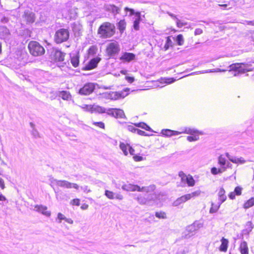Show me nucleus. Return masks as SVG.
Here are the masks:
<instances>
[{
  "label": "nucleus",
  "instance_id": "1",
  "mask_svg": "<svg viewBox=\"0 0 254 254\" xmlns=\"http://www.w3.org/2000/svg\"><path fill=\"white\" fill-rule=\"evenodd\" d=\"M116 28L114 24L106 22L103 23L98 29V34L103 39L110 38L115 33Z\"/></svg>",
  "mask_w": 254,
  "mask_h": 254
},
{
  "label": "nucleus",
  "instance_id": "2",
  "mask_svg": "<svg viewBox=\"0 0 254 254\" xmlns=\"http://www.w3.org/2000/svg\"><path fill=\"white\" fill-rule=\"evenodd\" d=\"M254 63V61L247 63H235L229 65V71L233 70L235 71L234 76H237L239 73H244L247 71H251V69H248V68L252 66L251 63Z\"/></svg>",
  "mask_w": 254,
  "mask_h": 254
},
{
  "label": "nucleus",
  "instance_id": "3",
  "mask_svg": "<svg viewBox=\"0 0 254 254\" xmlns=\"http://www.w3.org/2000/svg\"><path fill=\"white\" fill-rule=\"evenodd\" d=\"M30 53L33 56H40L44 54L45 49L37 41H31L28 44Z\"/></svg>",
  "mask_w": 254,
  "mask_h": 254
},
{
  "label": "nucleus",
  "instance_id": "4",
  "mask_svg": "<svg viewBox=\"0 0 254 254\" xmlns=\"http://www.w3.org/2000/svg\"><path fill=\"white\" fill-rule=\"evenodd\" d=\"M69 36L68 30L65 29H60L58 30L55 35V41L57 43H62L66 41Z\"/></svg>",
  "mask_w": 254,
  "mask_h": 254
},
{
  "label": "nucleus",
  "instance_id": "5",
  "mask_svg": "<svg viewBox=\"0 0 254 254\" xmlns=\"http://www.w3.org/2000/svg\"><path fill=\"white\" fill-rule=\"evenodd\" d=\"M52 183L64 189H70L74 188L76 190H78L79 188L77 184L71 183L66 180L53 179Z\"/></svg>",
  "mask_w": 254,
  "mask_h": 254
},
{
  "label": "nucleus",
  "instance_id": "6",
  "mask_svg": "<svg viewBox=\"0 0 254 254\" xmlns=\"http://www.w3.org/2000/svg\"><path fill=\"white\" fill-rule=\"evenodd\" d=\"M106 53L109 57L116 56L120 51V48L117 42L110 43L106 48Z\"/></svg>",
  "mask_w": 254,
  "mask_h": 254
},
{
  "label": "nucleus",
  "instance_id": "7",
  "mask_svg": "<svg viewBox=\"0 0 254 254\" xmlns=\"http://www.w3.org/2000/svg\"><path fill=\"white\" fill-rule=\"evenodd\" d=\"M129 89L125 88L121 92H110L107 95V97L111 100H118L120 98H124L128 94Z\"/></svg>",
  "mask_w": 254,
  "mask_h": 254
},
{
  "label": "nucleus",
  "instance_id": "8",
  "mask_svg": "<svg viewBox=\"0 0 254 254\" xmlns=\"http://www.w3.org/2000/svg\"><path fill=\"white\" fill-rule=\"evenodd\" d=\"M95 89V85L92 83L85 84L83 87L80 89L79 93L81 95H87L91 94Z\"/></svg>",
  "mask_w": 254,
  "mask_h": 254
},
{
  "label": "nucleus",
  "instance_id": "9",
  "mask_svg": "<svg viewBox=\"0 0 254 254\" xmlns=\"http://www.w3.org/2000/svg\"><path fill=\"white\" fill-rule=\"evenodd\" d=\"M107 114L116 118H123L125 117L124 111L118 109L108 108Z\"/></svg>",
  "mask_w": 254,
  "mask_h": 254
},
{
  "label": "nucleus",
  "instance_id": "10",
  "mask_svg": "<svg viewBox=\"0 0 254 254\" xmlns=\"http://www.w3.org/2000/svg\"><path fill=\"white\" fill-rule=\"evenodd\" d=\"M65 54L58 50H55L52 55V59L56 62H62L64 60Z\"/></svg>",
  "mask_w": 254,
  "mask_h": 254
},
{
  "label": "nucleus",
  "instance_id": "11",
  "mask_svg": "<svg viewBox=\"0 0 254 254\" xmlns=\"http://www.w3.org/2000/svg\"><path fill=\"white\" fill-rule=\"evenodd\" d=\"M105 195L110 199L116 198L119 200H122L124 198L123 195L121 193H115L108 190H105Z\"/></svg>",
  "mask_w": 254,
  "mask_h": 254
},
{
  "label": "nucleus",
  "instance_id": "12",
  "mask_svg": "<svg viewBox=\"0 0 254 254\" xmlns=\"http://www.w3.org/2000/svg\"><path fill=\"white\" fill-rule=\"evenodd\" d=\"M173 135H179L182 133L190 134L191 135H193L194 134H195V133L201 134V132L199 131L198 130H197L196 129H195L194 128H188V127L185 128L184 129V130H182V131H174V130H173Z\"/></svg>",
  "mask_w": 254,
  "mask_h": 254
},
{
  "label": "nucleus",
  "instance_id": "13",
  "mask_svg": "<svg viewBox=\"0 0 254 254\" xmlns=\"http://www.w3.org/2000/svg\"><path fill=\"white\" fill-rule=\"evenodd\" d=\"M101 61V58L96 57L91 59L88 64L86 65L85 69L87 70H91L96 67L98 63Z\"/></svg>",
  "mask_w": 254,
  "mask_h": 254
},
{
  "label": "nucleus",
  "instance_id": "14",
  "mask_svg": "<svg viewBox=\"0 0 254 254\" xmlns=\"http://www.w3.org/2000/svg\"><path fill=\"white\" fill-rule=\"evenodd\" d=\"M34 210L39 212H41L47 217H49L51 215V212L47 210V207L45 206L36 205L34 207Z\"/></svg>",
  "mask_w": 254,
  "mask_h": 254
},
{
  "label": "nucleus",
  "instance_id": "15",
  "mask_svg": "<svg viewBox=\"0 0 254 254\" xmlns=\"http://www.w3.org/2000/svg\"><path fill=\"white\" fill-rule=\"evenodd\" d=\"M122 189L127 191H139V186L136 185H132L131 184H125L122 186Z\"/></svg>",
  "mask_w": 254,
  "mask_h": 254
},
{
  "label": "nucleus",
  "instance_id": "16",
  "mask_svg": "<svg viewBox=\"0 0 254 254\" xmlns=\"http://www.w3.org/2000/svg\"><path fill=\"white\" fill-rule=\"evenodd\" d=\"M197 230L194 227L193 224L188 226L187 227L185 230V234L184 237L185 238H189L191 236L193 235Z\"/></svg>",
  "mask_w": 254,
  "mask_h": 254
},
{
  "label": "nucleus",
  "instance_id": "17",
  "mask_svg": "<svg viewBox=\"0 0 254 254\" xmlns=\"http://www.w3.org/2000/svg\"><path fill=\"white\" fill-rule=\"evenodd\" d=\"M189 196L187 194H185L183 195L179 198H178L176 200H175L173 202V205L174 206H178L180 204L185 203L187 201L189 200Z\"/></svg>",
  "mask_w": 254,
  "mask_h": 254
},
{
  "label": "nucleus",
  "instance_id": "18",
  "mask_svg": "<svg viewBox=\"0 0 254 254\" xmlns=\"http://www.w3.org/2000/svg\"><path fill=\"white\" fill-rule=\"evenodd\" d=\"M135 58V55L130 53H124L121 57L120 60L126 62H130L133 60Z\"/></svg>",
  "mask_w": 254,
  "mask_h": 254
},
{
  "label": "nucleus",
  "instance_id": "19",
  "mask_svg": "<svg viewBox=\"0 0 254 254\" xmlns=\"http://www.w3.org/2000/svg\"><path fill=\"white\" fill-rule=\"evenodd\" d=\"M9 30L4 26L0 27V37L1 39H6L9 37Z\"/></svg>",
  "mask_w": 254,
  "mask_h": 254
},
{
  "label": "nucleus",
  "instance_id": "20",
  "mask_svg": "<svg viewBox=\"0 0 254 254\" xmlns=\"http://www.w3.org/2000/svg\"><path fill=\"white\" fill-rule=\"evenodd\" d=\"M141 21V15L139 12L135 13V17L134 18L133 27V28L137 31L139 29V23Z\"/></svg>",
  "mask_w": 254,
  "mask_h": 254
},
{
  "label": "nucleus",
  "instance_id": "21",
  "mask_svg": "<svg viewBox=\"0 0 254 254\" xmlns=\"http://www.w3.org/2000/svg\"><path fill=\"white\" fill-rule=\"evenodd\" d=\"M57 95L61 97L64 100H69L71 98L70 93L67 91H60L57 92Z\"/></svg>",
  "mask_w": 254,
  "mask_h": 254
},
{
  "label": "nucleus",
  "instance_id": "22",
  "mask_svg": "<svg viewBox=\"0 0 254 254\" xmlns=\"http://www.w3.org/2000/svg\"><path fill=\"white\" fill-rule=\"evenodd\" d=\"M106 8L107 11H110L114 15L119 13L121 9L119 7L115 6L114 4H108L106 6Z\"/></svg>",
  "mask_w": 254,
  "mask_h": 254
},
{
  "label": "nucleus",
  "instance_id": "23",
  "mask_svg": "<svg viewBox=\"0 0 254 254\" xmlns=\"http://www.w3.org/2000/svg\"><path fill=\"white\" fill-rule=\"evenodd\" d=\"M218 196L219 198V202H220V204L224 202L227 196L225 195V191L223 188H221L218 192Z\"/></svg>",
  "mask_w": 254,
  "mask_h": 254
},
{
  "label": "nucleus",
  "instance_id": "24",
  "mask_svg": "<svg viewBox=\"0 0 254 254\" xmlns=\"http://www.w3.org/2000/svg\"><path fill=\"white\" fill-rule=\"evenodd\" d=\"M24 17L26 21L29 23H33L35 20L34 13L29 11L25 12Z\"/></svg>",
  "mask_w": 254,
  "mask_h": 254
},
{
  "label": "nucleus",
  "instance_id": "25",
  "mask_svg": "<svg viewBox=\"0 0 254 254\" xmlns=\"http://www.w3.org/2000/svg\"><path fill=\"white\" fill-rule=\"evenodd\" d=\"M221 244L220 246L219 250L222 252H226L228 248V240L224 237L221 240Z\"/></svg>",
  "mask_w": 254,
  "mask_h": 254
},
{
  "label": "nucleus",
  "instance_id": "26",
  "mask_svg": "<svg viewBox=\"0 0 254 254\" xmlns=\"http://www.w3.org/2000/svg\"><path fill=\"white\" fill-rule=\"evenodd\" d=\"M70 61L72 65L76 67L79 64V56L78 54H73L70 56Z\"/></svg>",
  "mask_w": 254,
  "mask_h": 254
},
{
  "label": "nucleus",
  "instance_id": "27",
  "mask_svg": "<svg viewBox=\"0 0 254 254\" xmlns=\"http://www.w3.org/2000/svg\"><path fill=\"white\" fill-rule=\"evenodd\" d=\"M239 249L241 254H249L247 244L245 241L241 243Z\"/></svg>",
  "mask_w": 254,
  "mask_h": 254
},
{
  "label": "nucleus",
  "instance_id": "28",
  "mask_svg": "<svg viewBox=\"0 0 254 254\" xmlns=\"http://www.w3.org/2000/svg\"><path fill=\"white\" fill-rule=\"evenodd\" d=\"M93 111L98 112L99 113L107 114L108 109L97 105H93L92 107V112Z\"/></svg>",
  "mask_w": 254,
  "mask_h": 254
},
{
  "label": "nucleus",
  "instance_id": "29",
  "mask_svg": "<svg viewBox=\"0 0 254 254\" xmlns=\"http://www.w3.org/2000/svg\"><path fill=\"white\" fill-rule=\"evenodd\" d=\"M130 145L128 144H125L124 143H121L120 144V148L123 151L125 155L127 156L128 154V150L130 147Z\"/></svg>",
  "mask_w": 254,
  "mask_h": 254
},
{
  "label": "nucleus",
  "instance_id": "30",
  "mask_svg": "<svg viewBox=\"0 0 254 254\" xmlns=\"http://www.w3.org/2000/svg\"><path fill=\"white\" fill-rule=\"evenodd\" d=\"M155 189V186L154 185H150L147 187H139V191H145L146 192H149L153 191Z\"/></svg>",
  "mask_w": 254,
  "mask_h": 254
},
{
  "label": "nucleus",
  "instance_id": "31",
  "mask_svg": "<svg viewBox=\"0 0 254 254\" xmlns=\"http://www.w3.org/2000/svg\"><path fill=\"white\" fill-rule=\"evenodd\" d=\"M226 169V167L223 166L221 168L217 169L216 167H213L211 169V173L213 175H217L218 174H221L224 171H225Z\"/></svg>",
  "mask_w": 254,
  "mask_h": 254
},
{
  "label": "nucleus",
  "instance_id": "32",
  "mask_svg": "<svg viewBox=\"0 0 254 254\" xmlns=\"http://www.w3.org/2000/svg\"><path fill=\"white\" fill-rule=\"evenodd\" d=\"M135 199L137 201V202L141 205L145 204L148 201L147 199L141 194L138 195L135 198Z\"/></svg>",
  "mask_w": 254,
  "mask_h": 254
},
{
  "label": "nucleus",
  "instance_id": "33",
  "mask_svg": "<svg viewBox=\"0 0 254 254\" xmlns=\"http://www.w3.org/2000/svg\"><path fill=\"white\" fill-rule=\"evenodd\" d=\"M220 202H218V204H215L213 203L211 204V207L210 209L209 212L210 213H214L216 212L220 207Z\"/></svg>",
  "mask_w": 254,
  "mask_h": 254
},
{
  "label": "nucleus",
  "instance_id": "34",
  "mask_svg": "<svg viewBox=\"0 0 254 254\" xmlns=\"http://www.w3.org/2000/svg\"><path fill=\"white\" fill-rule=\"evenodd\" d=\"M254 205V197H251L244 204V208H249Z\"/></svg>",
  "mask_w": 254,
  "mask_h": 254
},
{
  "label": "nucleus",
  "instance_id": "35",
  "mask_svg": "<svg viewBox=\"0 0 254 254\" xmlns=\"http://www.w3.org/2000/svg\"><path fill=\"white\" fill-rule=\"evenodd\" d=\"M179 176L181 179V182L183 184H187L189 175H186L183 172L181 171L179 173Z\"/></svg>",
  "mask_w": 254,
  "mask_h": 254
},
{
  "label": "nucleus",
  "instance_id": "36",
  "mask_svg": "<svg viewBox=\"0 0 254 254\" xmlns=\"http://www.w3.org/2000/svg\"><path fill=\"white\" fill-rule=\"evenodd\" d=\"M98 49L96 46H92L89 48L88 51L89 56H94L96 54Z\"/></svg>",
  "mask_w": 254,
  "mask_h": 254
},
{
  "label": "nucleus",
  "instance_id": "37",
  "mask_svg": "<svg viewBox=\"0 0 254 254\" xmlns=\"http://www.w3.org/2000/svg\"><path fill=\"white\" fill-rule=\"evenodd\" d=\"M231 161L236 164H244L246 162V161L242 157L237 158L235 157H234L233 159H231Z\"/></svg>",
  "mask_w": 254,
  "mask_h": 254
},
{
  "label": "nucleus",
  "instance_id": "38",
  "mask_svg": "<svg viewBox=\"0 0 254 254\" xmlns=\"http://www.w3.org/2000/svg\"><path fill=\"white\" fill-rule=\"evenodd\" d=\"M162 134L166 136L170 137L173 135V131L169 129H163L161 131Z\"/></svg>",
  "mask_w": 254,
  "mask_h": 254
},
{
  "label": "nucleus",
  "instance_id": "39",
  "mask_svg": "<svg viewBox=\"0 0 254 254\" xmlns=\"http://www.w3.org/2000/svg\"><path fill=\"white\" fill-rule=\"evenodd\" d=\"M201 191L200 190H197L196 191H193L190 193L187 194L189 196V199H190L191 198L195 197L196 196H198L200 195Z\"/></svg>",
  "mask_w": 254,
  "mask_h": 254
},
{
  "label": "nucleus",
  "instance_id": "40",
  "mask_svg": "<svg viewBox=\"0 0 254 254\" xmlns=\"http://www.w3.org/2000/svg\"><path fill=\"white\" fill-rule=\"evenodd\" d=\"M118 26L120 32H123L126 28V22L125 20H120L118 23Z\"/></svg>",
  "mask_w": 254,
  "mask_h": 254
},
{
  "label": "nucleus",
  "instance_id": "41",
  "mask_svg": "<svg viewBox=\"0 0 254 254\" xmlns=\"http://www.w3.org/2000/svg\"><path fill=\"white\" fill-rule=\"evenodd\" d=\"M135 126L136 127H139L143 129H144L146 130H151V128L148 126H147L146 124H145L144 123H139L138 124H135Z\"/></svg>",
  "mask_w": 254,
  "mask_h": 254
},
{
  "label": "nucleus",
  "instance_id": "42",
  "mask_svg": "<svg viewBox=\"0 0 254 254\" xmlns=\"http://www.w3.org/2000/svg\"><path fill=\"white\" fill-rule=\"evenodd\" d=\"M155 216L160 219H166V214L163 211L156 212L155 213Z\"/></svg>",
  "mask_w": 254,
  "mask_h": 254
},
{
  "label": "nucleus",
  "instance_id": "43",
  "mask_svg": "<svg viewBox=\"0 0 254 254\" xmlns=\"http://www.w3.org/2000/svg\"><path fill=\"white\" fill-rule=\"evenodd\" d=\"M187 184L189 187H193V186H194L195 181L191 176L189 175Z\"/></svg>",
  "mask_w": 254,
  "mask_h": 254
},
{
  "label": "nucleus",
  "instance_id": "44",
  "mask_svg": "<svg viewBox=\"0 0 254 254\" xmlns=\"http://www.w3.org/2000/svg\"><path fill=\"white\" fill-rule=\"evenodd\" d=\"M227 70L226 69H221L220 68H217L216 69H212L210 70H207L205 71H200V73H208V72H224L226 71Z\"/></svg>",
  "mask_w": 254,
  "mask_h": 254
},
{
  "label": "nucleus",
  "instance_id": "45",
  "mask_svg": "<svg viewBox=\"0 0 254 254\" xmlns=\"http://www.w3.org/2000/svg\"><path fill=\"white\" fill-rule=\"evenodd\" d=\"M193 225L195 228L196 230H198L200 228H202L203 226V223L200 221H195L193 222Z\"/></svg>",
  "mask_w": 254,
  "mask_h": 254
},
{
  "label": "nucleus",
  "instance_id": "46",
  "mask_svg": "<svg viewBox=\"0 0 254 254\" xmlns=\"http://www.w3.org/2000/svg\"><path fill=\"white\" fill-rule=\"evenodd\" d=\"M218 163L221 166H224L226 164V160L225 158L222 156V155H220L218 158Z\"/></svg>",
  "mask_w": 254,
  "mask_h": 254
},
{
  "label": "nucleus",
  "instance_id": "47",
  "mask_svg": "<svg viewBox=\"0 0 254 254\" xmlns=\"http://www.w3.org/2000/svg\"><path fill=\"white\" fill-rule=\"evenodd\" d=\"M177 42L179 45H182L184 44V38L182 35L180 34L177 37Z\"/></svg>",
  "mask_w": 254,
  "mask_h": 254
},
{
  "label": "nucleus",
  "instance_id": "48",
  "mask_svg": "<svg viewBox=\"0 0 254 254\" xmlns=\"http://www.w3.org/2000/svg\"><path fill=\"white\" fill-rule=\"evenodd\" d=\"M66 217L61 213H59L57 216V220L59 223H61L62 220H65Z\"/></svg>",
  "mask_w": 254,
  "mask_h": 254
},
{
  "label": "nucleus",
  "instance_id": "49",
  "mask_svg": "<svg viewBox=\"0 0 254 254\" xmlns=\"http://www.w3.org/2000/svg\"><path fill=\"white\" fill-rule=\"evenodd\" d=\"M199 139L198 135L189 136L187 137V140L190 142L196 141Z\"/></svg>",
  "mask_w": 254,
  "mask_h": 254
},
{
  "label": "nucleus",
  "instance_id": "50",
  "mask_svg": "<svg viewBox=\"0 0 254 254\" xmlns=\"http://www.w3.org/2000/svg\"><path fill=\"white\" fill-rule=\"evenodd\" d=\"M177 25L179 28H182L183 26L186 25V22H183L179 19H177L176 20Z\"/></svg>",
  "mask_w": 254,
  "mask_h": 254
},
{
  "label": "nucleus",
  "instance_id": "51",
  "mask_svg": "<svg viewBox=\"0 0 254 254\" xmlns=\"http://www.w3.org/2000/svg\"><path fill=\"white\" fill-rule=\"evenodd\" d=\"M93 124L100 128H105V125L102 122H93Z\"/></svg>",
  "mask_w": 254,
  "mask_h": 254
},
{
  "label": "nucleus",
  "instance_id": "52",
  "mask_svg": "<svg viewBox=\"0 0 254 254\" xmlns=\"http://www.w3.org/2000/svg\"><path fill=\"white\" fill-rule=\"evenodd\" d=\"M242 188L240 187H237L235 188L234 192L237 195H240L242 194Z\"/></svg>",
  "mask_w": 254,
  "mask_h": 254
},
{
  "label": "nucleus",
  "instance_id": "53",
  "mask_svg": "<svg viewBox=\"0 0 254 254\" xmlns=\"http://www.w3.org/2000/svg\"><path fill=\"white\" fill-rule=\"evenodd\" d=\"M127 129L131 132H135L137 128H136L133 125H129L127 127Z\"/></svg>",
  "mask_w": 254,
  "mask_h": 254
},
{
  "label": "nucleus",
  "instance_id": "54",
  "mask_svg": "<svg viewBox=\"0 0 254 254\" xmlns=\"http://www.w3.org/2000/svg\"><path fill=\"white\" fill-rule=\"evenodd\" d=\"M133 160L136 162L141 161L143 160V158L139 155H135L133 156Z\"/></svg>",
  "mask_w": 254,
  "mask_h": 254
},
{
  "label": "nucleus",
  "instance_id": "55",
  "mask_svg": "<svg viewBox=\"0 0 254 254\" xmlns=\"http://www.w3.org/2000/svg\"><path fill=\"white\" fill-rule=\"evenodd\" d=\"M171 43H172L171 40L169 38V37H168L167 41H166V43L164 46V48H165V50H167V49H168V48H169L170 45L171 44Z\"/></svg>",
  "mask_w": 254,
  "mask_h": 254
},
{
  "label": "nucleus",
  "instance_id": "56",
  "mask_svg": "<svg viewBox=\"0 0 254 254\" xmlns=\"http://www.w3.org/2000/svg\"><path fill=\"white\" fill-rule=\"evenodd\" d=\"M92 107L93 106L84 105L81 107L82 109L86 110V111H90L92 112Z\"/></svg>",
  "mask_w": 254,
  "mask_h": 254
},
{
  "label": "nucleus",
  "instance_id": "57",
  "mask_svg": "<svg viewBox=\"0 0 254 254\" xmlns=\"http://www.w3.org/2000/svg\"><path fill=\"white\" fill-rule=\"evenodd\" d=\"M71 203L72 205L79 206L80 204V200L78 198L73 199L71 200Z\"/></svg>",
  "mask_w": 254,
  "mask_h": 254
},
{
  "label": "nucleus",
  "instance_id": "58",
  "mask_svg": "<svg viewBox=\"0 0 254 254\" xmlns=\"http://www.w3.org/2000/svg\"><path fill=\"white\" fill-rule=\"evenodd\" d=\"M125 79L128 83H132L134 81V78L133 77L126 76L125 77Z\"/></svg>",
  "mask_w": 254,
  "mask_h": 254
},
{
  "label": "nucleus",
  "instance_id": "59",
  "mask_svg": "<svg viewBox=\"0 0 254 254\" xmlns=\"http://www.w3.org/2000/svg\"><path fill=\"white\" fill-rule=\"evenodd\" d=\"M80 189L85 192L88 193L91 191V190L88 189V186H84L80 187Z\"/></svg>",
  "mask_w": 254,
  "mask_h": 254
},
{
  "label": "nucleus",
  "instance_id": "60",
  "mask_svg": "<svg viewBox=\"0 0 254 254\" xmlns=\"http://www.w3.org/2000/svg\"><path fill=\"white\" fill-rule=\"evenodd\" d=\"M203 32V31L200 28H197L194 31V35H198L202 34Z\"/></svg>",
  "mask_w": 254,
  "mask_h": 254
},
{
  "label": "nucleus",
  "instance_id": "61",
  "mask_svg": "<svg viewBox=\"0 0 254 254\" xmlns=\"http://www.w3.org/2000/svg\"><path fill=\"white\" fill-rule=\"evenodd\" d=\"M0 188L3 190L5 188V185L3 180L0 178Z\"/></svg>",
  "mask_w": 254,
  "mask_h": 254
},
{
  "label": "nucleus",
  "instance_id": "62",
  "mask_svg": "<svg viewBox=\"0 0 254 254\" xmlns=\"http://www.w3.org/2000/svg\"><path fill=\"white\" fill-rule=\"evenodd\" d=\"M125 11H130V15H133V14H134L135 15V13L136 12H134V11L133 9L129 8H128V7H126L125 8Z\"/></svg>",
  "mask_w": 254,
  "mask_h": 254
},
{
  "label": "nucleus",
  "instance_id": "63",
  "mask_svg": "<svg viewBox=\"0 0 254 254\" xmlns=\"http://www.w3.org/2000/svg\"><path fill=\"white\" fill-rule=\"evenodd\" d=\"M137 133L140 135L145 136L146 135V134L145 131L141 130L140 129H137Z\"/></svg>",
  "mask_w": 254,
  "mask_h": 254
},
{
  "label": "nucleus",
  "instance_id": "64",
  "mask_svg": "<svg viewBox=\"0 0 254 254\" xmlns=\"http://www.w3.org/2000/svg\"><path fill=\"white\" fill-rule=\"evenodd\" d=\"M235 195H236V193H235V192L234 191V192H231L229 194L228 196H229V197L231 199H235Z\"/></svg>",
  "mask_w": 254,
  "mask_h": 254
}]
</instances>
